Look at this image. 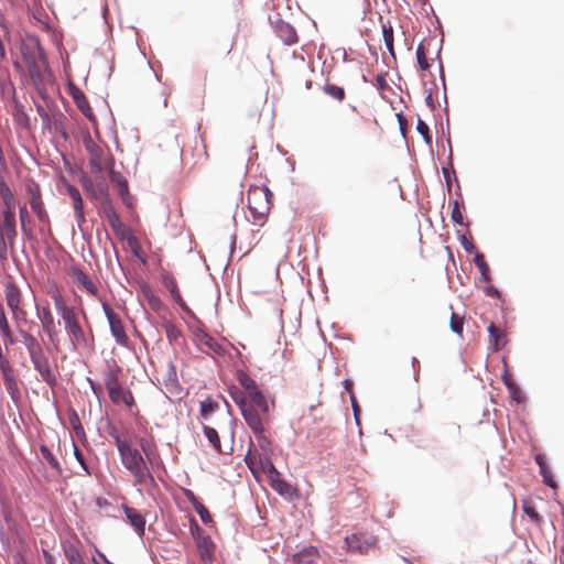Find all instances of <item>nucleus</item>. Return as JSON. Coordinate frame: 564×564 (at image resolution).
I'll use <instances>...</instances> for the list:
<instances>
[{"mask_svg": "<svg viewBox=\"0 0 564 564\" xmlns=\"http://www.w3.org/2000/svg\"><path fill=\"white\" fill-rule=\"evenodd\" d=\"M73 278L75 282L83 288L85 291H87L91 295H97L98 288L93 282V280L80 269L73 268L72 270Z\"/></svg>", "mask_w": 564, "mask_h": 564, "instance_id": "nucleus-19", "label": "nucleus"}, {"mask_svg": "<svg viewBox=\"0 0 564 564\" xmlns=\"http://www.w3.org/2000/svg\"><path fill=\"white\" fill-rule=\"evenodd\" d=\"M506 383H507V386H508L509 390L512 392L513 398H514L517 401H519V399L516 397V391H513V390H516L514 384H513V383H510V382H508V381H506Z\"/></svg>", "mask_w": 564, "mask_h": 564, "instance_id": "nucleus-60", "label": "nucleus"}, {"mask_svg": "<svg viewBox=\"0 0 564 564\" xmlns=\"http://www.w3.org/2000/svg\"><path fill=\"white\" fill-rule=\"evenodd\" d=\"M6 303L9 308H17L21 306V292L20 289L12 282L6 284Z\"/></svg>", "mask_w": 564, "mask_h": 564, "instance_id": "nucleus-21", "label": "nucleus"}, {"mask_svg": "<svg viewBox=\"0 0 564 564\" xmlns=\"http://www.w3.org/2000/svg\"><path fill=\"white\" fill-rule=\"evenodd\" d=\"M17 238L15 215L2 213L0 216V260H7L8 248L12 247Z\"/></svg>", "mask_w": 564, "mask_h": 564, "instance_id": "nucleus-3", "label": "nucleus"}, {"mask_svg": "<svg viewBox=\"0 0 564 564\" xmlns=\"http://www.w3.org/2000/svg\"><path fill=\"white\" fill-rule=\"evenodd\" d=\"M235 401L238 403L248 427L253 434H261V431L264 429L263 420L265 416L253 408L252 403H248V400L243 398H235Z\"/></svg>", "mask_w": 564, "mask_h": 564, "instance_id": "nucleus-5", "label": "nucleus"}, {"mask_svg": "<svg viewBox=\"0 0 564 564\" xmlns=\"http://www.w3.org/2000/svg\"><path fill=\"white\" fill-rule=\"evenodd\" d=\"M19 214H20L21 228H22V230L24 232H26V226L30 223V216H29L26 207L22 206L20 208V213Z\"/></svg>", "mask_w": 564, "mask_h": 564, "instance_id": "nucleus-49", "label": "nucleus"}, {"mask_svg": "<svg viewBox=\"0 0 564 564\" xmlns=\"http://www.w3.org/2000/svg\"><path fill=\"white\" fill-rule=\"evenodd\" d=\"M416 59H417L419 66L422 70H427L430 68V64L427 62L423 44H420L416 47Z\"/></svg>", "mask_w": 564, "mask_h": 564, "instance_id": "nucleus-40", "label": "nucleus"}, {"mask_svg": "<svg viewBox=\"0 0 564 564\" xmlns=\"http://www.w3.org/2000/svg\"><path fill=\"white\" fill-rule=\"evenodd\" d=\"M44 330L46 332L51 343L57 348V333H56V327L55 325L51 326V327H43Z\"/></svg>", "mask_w": 564, "mask_h": 564, "instance_id": "nucleus-52", "label": "nucleus"}, {"mask_svg": "<svg viewBox=\"0 0 564 564\" xmlns=\"http://www.w3.org/2000/svg\"><path fill=\"white\" fill-rule=\"evenodd\" d=\"M39 318L43 325V327H51L55 325L54 317L48 307H43L41 313L39 314Z\"/></svg>", "mask_w": 564, "mask_h": 564, "instance_id": "nucleus-42", "label": "nucleus"}, {"mask_svg": "<svg viewBox=\"0 0 564 564\" xmlns=\"http://www.w3.org/2000/svg\"><path fill=\"white\" fill-rule=\"evenodd\" d=\"M111 182L117 186L118 193L122 198V202L128 207L132 206V198L130 197L128 193V184L123 175L119 172L113 171V169H110L109 172Z\"/></svg>", "mask_w": 564, "mask_h": 564, "instance_id": "nucleus-14", "label": "nucleus"}, {"mask_svg": "<svg viewBox=\"0 0 564 564\" xmlns=\"http://www.w3.org/2000/svg\"><path fill=\"white\" fill-rule=\"evenodd\" d=\"M452 219L454 223L458 225H464L463 223V214L459 208V204L457 200L454 202V206L452 208Z\"/></svg>", "mask_w": 564, "mask_h": 564, "instance_id": "nucleus-48", "label": "nucleus"}, {"mask_svg": "<svg viewBox=\"0 0 564 564\" xmlns=\"http://www.w3.org/2000/svg\"><path fill=\"white\" fill-rule=\"evenodd\" d=\"M535 460H536V463H538V464H539V466H540V471H541V474H542V476H543V480H544V482H545L547 486H550V487L554 488V487L556 486V484H555V481L552 479V477H551L550 473L547 471L543 457H542L541 455H538V456L535 457Z\"/></svg>", "mask_w": 564, "mask_h": 564, "instance_id": "nucleus-36", "label": "nucleus"}, {"mask_svg": "<svg viewBox=\"0 0 564 564\" xmlns=\"http://www.w3.org/2000/svg\"><path fill=\"white\" fill-rule=\"evenodd\" d=\"M40 452L42 457L50 464L52 468H54L57 471H61L59 464L48 447L42 445L40 447Z\"/></svg>", "mask_w": 564, "mask_h": 564, "instance_id": "nucleus-37", "label": "nucleus"}, {"mask_svg": "<svg viewBox=\"0 0 564 564\" xmlns=\"http://www.w3.org/2000/svg\"><path fill=\"white\" fill-rule=\"evenodd\" d=\"M140 447L142 453L144 454L143 457L149 462L150 465H154L156 462V457L152 451L151 444L147 440L142 438L140 440Z\"/></svg>", "mask_w": 564, "mask_h": 564, "instance_id": "nucleus-38", "label": "nucleus"}, {"mask_svg": "<svg viewBox=\"0 0 564 564\" xmlns=\"http://www.w3.org/2000/svg\"><path fill=\"white\" fill-rule=\"evenodd\" d=\"M350 399H351V404H352V409H354V414H355V416H356V420H358V416H357V413H358V406H357L356 401H355V398H354L352 395L350 397Z\"/></svg>", "mask_w": 564, "mask_h": 564, "instance_id": "nucleus-59", "label": "nucleus"}, {"mask_svg": "<svg viewBox=\"0 0 564 564\" xmlns=\"http://www.w3.org/2000/svg\"><path fill=\"white\" fill-rule=\"evenodd\" d=\"M83 143L89 155V166L91 172L100 175L106 167L108 159L105 147L97 144L88 132L84 134Z\"/></svg>", "mask_w": 564, "mask_h": 564, "instance_id": "nucleus-4", "label": "nucleus"}, {"mask_svg": "<svg viewBox=\"0 0 564 564\" xmlns=\"http://www.w3.org/2000/svg\"><path fill=\"white\" fill-rule=\"evenodd\" d=\"M254 436L257 437V441H258V444H259L260 448L264 453L263 455H268V453L271 451V442L265 436V430L263 429L261 431V434H254Z\"/></svg>", "mask_w": 564, "mask_h": 564, "instance_id": "nucleus-41", "label": "nucleus"}, {"mask_svg": "<svg viewBox=\"0 0 564 564\" xmlns=\"http://www.w3.org/2000/svg\"><path fill=\"white\" fill-rule=\"evenodd\" d=\"M464 248L467 252H471L474 249V245L471 242H464Z\"/></svg>", "mask_w": 564, "mask_h": 564, "instance_id": "nucleus-62", "label": "nucleus"}, {"mask_svg": "<svg viewBox=\"0 0 564 564\" xmlns=\"http://www.w3.org/2000/svg\"><path fill=\"white\" fill-rule=\"evenodd\" d=\"M123 512L127 520L133 527L134 531L139 536H142L145 531V519L137 509L131 507H123Z\"/></svg>", "mask_w": 564, "mask_h": 564, "instance_id": "nucleus-16", "label": "nucleus"}, {"mask_svg": "<svg viewBox=\"0 0 564 564\" xmlns=\"http://www.w3.org/2000/svg\"><path fill=\"white\" fill-rule=\"evenodd\" d=\"M23 345L25 346L30 358L43 352L40 341L34 336H31L26 341H23Z\"/></svg>", "mask_w": 564, "mask_h": 564, "instance_id": "nucleus-33", "label": "nucleus"}, {"mask_svg": "<svg viewBox=\"0 0 564 564\" xmlns=\"http://www.w3.org/2000/svg\"><path fill=\"white\" fill-rule=\"evenodd\" d=\"M34 369L39 372L41 378L50 386H53L56 378L51 369L47 357L44 351L30 358Z\"/></svg>", "mask_w": 564, "mask_h": 564, "instance_id": "nucleus-9", "label": "nucleus"}, {"mask_svg": "<svg viewBox=\"0 0 564 564\" xmlns=\"http://www.w3.org/2000/svg\"><path fill=\"white\" fill-rule=\"evenodd\" d=\"M73 447H74V455H75V457H76L77 462H78V463L80 464V466L85 469V471H86L87 474H89L88 468H87V466H86V464H85L84 456H83V454L80 453L79 448L77 447V445H76L74 442H73Z\"/></svg>", "mask_w": 564, "mask_h": 564, "instance_id": "nucleus-53", "label": "nucleus"}, {"mask_svg": "<svg viewBox=\"0 0 564 564\" xmlns=\"http://www.w3.org/2000/svg\"><path fill=\"white\" fill-rule=\"evenodd\" d=\"M217 408V403L208 398L204 401H200L199 414L203 419L206 420L216 411Z\"/></svg>", "mask_w": 564, "mask_h": 564, "instance_id": "nucleus-30", "label": "nucleus"}, {"mask_svg": "<svg viewBox=\"0 0 564 564\" xmlns=\"http://www.w3.org/2000/svg\"><path fill=\"white\" fill-rule=\"evenodd\" d=\"M257 468H259L261 471H263L268 476L269 479L271 477H276V475L279 473L268 455H261V457L259 458V464H258Z\"/></svg>", "mask_w": 564, "mask_h": 564, "instance_id": "nucleus-27", "label": "nucleus"}, {"mask_svg": "<svg viewBox=\"0 0 564 564\" xmlns=\"http://www.w3.org/2000/svg\"><path fill=\"white\" fill-rule=\"evenodd\" d=\"M375 543L376 539L367 534H351L345 538V547L361 554L368 552Z\"/></svg>", "mask_w": 564, "mask_h": 564, "instance_id": "nucleus-8", "label": "nucleus"}, {"mask_svg": "<svg viewBox=\"0 0 564 564\" xmlns=\"http://www.w3.org/2000/svg\"><path fill=\"white\" fill-rule=\"evenodd\" d=\"M127 239H128V243H129L131 247H134V246L137 245V242H138V241H137V238H135V237H133V236H129V237H127Z\"/></svg>", "mask_w": 564, "mask_h": 564, "instance_id": "nucleus-61", "label": "nucleus"}, {"mask_svg": "<svg viewBox=\"0 0 564 564\" xmlns=\"http://www.w3.org/2000/svg\"><path fill=\"white\" fill-rule=\"evenodd\" d=\"M172 335H174V329L173 328H167V336L171 337Z\"/></svg>", "mask_w": 564, "mask_h": 564, "instance_id": "nucleus-63", "label": "nucleus"}, {"mask_svg": "<svg viewBox=\"0 0 564 564\" xmlns=\"http://www.w3.org/2000/svg\"><path fill=\"white\" fill-rule=\"evenodd\" d=\"M524 511L527 512V514L532 519V520H539V514L538 512L531 508V507H524Z\"/></svg>", "mask_w": 564, "mask_h": 564, "instance_id": "nucleus-55", "label": "nucleus"}, {"mask_svg": "<svg viewBox=\"0 0 564 564\" xmlns=\"http://www.w3.org/2000/svg\"><path fill=\"white\" fill-rule=\"evenodd\" d=\"M486 293H487V295H490V296L498 295V290H496L494 286H488L486 289Z\"/></svg>", "mask_w": 564, "mask_h": 564, "instance_id": "nucleus-58", "label": "nucleus"}, {"mask_svg": "<svg viewBox=\"0 0 564 564\" xmlns=\"http://www.w3.org/2000/svg\"><path fill=\"white\" fill-rule=\"evenodd\" d=\"M275 34L286 44L292 45L297 42L295 29L288 22L278 21L274 25Z\"/></svg>", "mask_w": 564, "mask_h": 564, "instance_id": "nucleus-15", "label": "nucleus"}, {"mask_svg": "<svg viewBox=\"0 0 564 564\" xmlns=\"http://www.w3.org/2000/svg\"><path fill=\"white\" fill-rule=\"evenodd\" d=\"M239 382L247 391L248 397L252 394V392H257L259 389L257 387V383L254 380H252L247 373L241 372L239 373Z\"/></svg>", "mask_w": 564, "mask_h": 564, "instance_id": "nucleus-32", "label": "nucleus"}, {"mask_svg": "<svg viewBox=\"0 0 564 564\" xmlns=\"http://www.w3.org/2000/svg\"><path fill=\"white\" fill-rule=\"evenodd\" d=\"M262 454L251 453V451L248 452V454L245 457V462L248 465V467L253 470L258 467L259 458Z\"/></svg>", "mask_w": 564, "mask_h": 564, "instance_id": "nucleus-45", "label": "nucleus"}, {"mask_svg": "<svg viewBox=\"0 0 564 564\" xmlns=\"http://www.w3.org/2000/svg\"><path fill=\"white\" fill-rule=\"evenodd\" d=\"M383 36H384L386 46L388 47V50L390 52H392V48H393L392 30L391 29L388 30V29L383 28Z\"/></svg>", "mask_w": 564, "mask_h": 564, "instance_id": "nucleus-51", "label": "nucleus"}, {"mask_svg": "<svg viewBox=\"0 0 564 564\" xmlns=\"http://www.w3.org/2000/svg\"><path fill=\"white\" fill-rule=\"evenodd\" d=\"M30 205L41 223H48V215L43 207V202L39 193L32 194L30 198Z\"/></svg>", "mask_w": 564, "mask_h": 564, "instance_id": "nucleus-23", "label": "nucleus"}, {"mask_svg": "<svg viewBox=\"0 0 564 564\" xmlns=\"http://www.w3.org/2000/svg\"><path fill=\"white\" fill-rule=\"evenodd\" d=\"M2 197H3L4 205H6V208L2 210V213L10 212L12 215H15L14 214V209H15L14 197L8 187H6L2 191Z\"/></svg>", "mask_w": 564, "mask_h": 564, "instance_id": "nucleus-35", "label": "nucleus"}, {"mask_svg": "<svg viewBox=\"0 0 564 564\" xmlns=\"http://www.w3.org/2000/svg\"><path fill=\"white\" fill-rule=\"evenodd\" d=\"M66 191L73 202V208L77 227L83 230V224L85 223L84 202L80 192L72 184H66Z\"/></svg>", "mask_w": 564, "mask_h": 564, "instance_id": "nucleus-10", "label": "nucleus"}, {"mask_svg": "<svg viewBox=\"0 0 564 564\" xmlns=\"http://www.w3.org/2000/svg\"><path fill=\"white\" fill-rule=\"evenodd\" d=\"M416 130L420 134H422L426 141H430L431 140V137L429 134V127L427 124L422 121L421 119L419 120L417 124H416Z\"/></svg>", "mask_w": 564, "mask_h": 564, "instance_id": "nucleus-50", "label": "nucleus"}, {"mask_svg": "<svg viewBox=\"0 0 564 564\" xmlns=\"http://www.w3.org/2000/svg\"><path fill=\"white\" fill-rule=\"evenodd\" d=\"M488 332L490 336V340L494 344V348L500 349L506 344V334L502 329L496 327L494 324L488 326Z\"/></svg>", "mask_w": 564, "mask_h": 564, "instance_id": "nucleus-25", "label": "nucleus"}, {"mask_svg": "<svg viewBox=\"0 0 564 564\" xmlns=\"http://www.w3.org/2000/svg\"><path fill=\"white\" fill-rule=\"evenodd\" d=\"M82 182L87 192H94V184L90 178L84 177Z\"/></svg>", "mask_w": 564, "mask_h": 564, "instance_id": "nucleus-56", "label": "nucleus"}, {"mask_svg": "<svg viewBox=\"0 0 564 564\" xmlns=\"http://www.w3.org/2000/svg\"><path fill=\"white\" fill-rule=\"evenodd\" d=\"M10 311L12 314V318L15 321L17 324L26 321V312L21 306H17V308H10Z\"/></svg>", "mask_w": 564, "mask_h": 564, "instance_id": "nucleus-47", "label": "nucleus"}, {"mask_svg": "<svg viewBox=\"0 0 564 564\" xmlns=\"http://www.w3.org/2000/svg\"><path fill=\"white\" fill-rule=\"evenodd\" d=\"M199 343L217 354H221L224 351L223 346L208 334H202L199 336Z\"/></svg>", "mask_w": 564, "mask_h": 564, "instance_id": "nucleus-31", "label": "nucleus"}, {"mask_svg": "<svg viewBox=\"0 0 564 564\" xmlns=\"http://www.w3.org/2000/svg\"><path fill=\"white\" fill-rule=\"evenodd\" d=\"M19 334L21 336L22 343L26 341L31 336H33L32 334L28 333L26 330H24L22 328H19Z\"/></svg>", "mask_w": 564, "mask_h": 564, "instance_id": "nucleus-57", "label": "nucleus"}, {"mask_svg": "<svg viewBox=\"0 0 564 564\" xmlns=\"http://www.w3.org/2000/svg\"><path fill=\"white\" fill-rule=\"evenodd\" d=\"M451 329L457 335H462L463 333V321L454 313H452L451 316Z\"/></svg>", "mask_w": 564, "mask_h": 564, "instance_id": "nucleus-46", "label": "nucleus"}, {"mask_svg": "<svg viewBox=\"0 0 564 564\" xmlns=\"http://www.w3.org/2000/svg\"><path fill=\"white\" fill-rule=\"evenodd\" d=\"M272 193L265 186L251 188L248 193V208L254 225L262 226L270 210Z\"/></svg>", "mask_w": 564, "mask_h": 564, "instance_id": "nucleus-2", "label": "nucleus"}, {"mask_svg": "<svg viewBox=\"0 0 564 564\" xmlns=\"http://www.w3.org/2000/svg\"><path fill=\"white\" fill-rule=\"evenodd\" d=\"M203 432L217 453H226L221 449L220 438L218 432L208 425H203Z\"/></svg>", "mask_w": 564, "mask_h": 564, "instance_id": "nucleus-26", "label": "nucleus"}, {"mask_svg": "<svg viewBox=\"0 0 564 564\" xmlns=\"http://www.w3.org/2000/svg\"><path fill=\"white\" fill-rule=\"evenodd\" d=\"M54 305L57 314L62 317L65 328L78 323L76 313L73 307L68 306L62 295L53 296Z\"/></svg>", "mask_w": 564, "mask_h": 564, "instance_id": "nucleus-11", "label": "nucleus"}, {"mask_svg": "<svg viewBox=\"0 0 564 564\" xmlns=\"http://www.w3.org/2000/svg\"><path fill=\"white\" fill-rule=\"evenodd\" d=\"M475 264L479 269L481 278L485 282H488L490 280L489 275V267L485 261V258L481 253H477L475 259Z\"/></svg>", "mask_w": 564, "mask_h": 564, "instance_id": "nucleus-34", "label": "nucleus"}, {"mask_svg": "<svg viewBox=\"0 0 564 564\" xmlns=\"http://www.w3.org/2000/svg\"><path fill=\"white\" fill-rule=\"evenodd\" d=\"M319 553L314 546H308L293 555V564H318Z\"/></svg>", "mask_w": 564, "mask_h": 564, "instance_id": "nucleus-18", "label": "nucleus"}, {"mask_svg": "<svg viewBox=\"0 0 564 564\" xmlns=\"http://www.w3.org/2000/svg\"><path fill=\"white\" fill-rule=\"evenodd\" d=\"M101 556H102V558L105 560V562H106L107 564H112V563H110V562L105 557V555H101Z\"/></svg>", "mask_w": 564, "mask_h": 564, "instance_id": "nucleus-64", "label": "nucleus"}, {"mask_svg": "<svg viewBox=\"0 0 564 564\" xmlns=\"http://www.w3.org/2000/svg\"><path fill=\"white\" fill-rule=\"evenodd\" d=\"M324 91L332 98L341 101L345 97V91L341 87L336 85H326Z\"/></svg>", "mask_w": 564, "mask_h": 564, "instance_id": "nucleus-39", "label": "nucleus"}, {"mask_svg": "<svg viewBox=\"0 0 564 564\" xmlns=\"http://www.w3.org/2000/svg\"><path fill=\"white\" fill-rule=\"evenodd\" d=\"M104 213L109 226L112 228L115 234L121 238H126L127 229L120 220V217L115 210V208L111 205L105 206Z\"/></svg>", "mask_w": 564, "mask_h": 564, "instance_id": "nucleus-13", "label": "nucleus"}, {"mask_svg": "<svg viewBox=\"0 0 564 564\" xmlns=\"http://www.w3.org/2000/svg\"><path fill=\"white\" fill-rule=\"evenodd\" d=\"M0 334H1V337L3 338L6 345H14L17 343V337L13 335V333L9 326V323H8V319L6 316V312H4V308L1 303H0Z\"/></svg>", "mask_w": 564, "mask_h": 564, "instance_id": "nucleus-20", "label": "nucleus"}, {"mask_svg": "<svg viewBox=\"0 0 564 564\" xmlns=\"http://www.w3.org/2000/svg\"><path fill=\"white\" fill-rule=\"evenodd\" d=\"M72 96L77 108L83 112V115L86 118L91 120L94 118V113L85 95L79 89H75Z\"/></svg>", "mask_w": 564, "mask_h": 564, "instance_id": "nucleus-22", "label": "nucleus"}, {"mask_svg": "<svg viewBox=\"0 0 564 564\" xmlns=\"http://www.w3.org/2000/svg\"><path fill=\"white\" fill-rule=\"evenodd\" d=\"M111 436L113 437L117 446L122 466L133 478V486H155V480L150 470L149 462L143 457L141 451L133 447L129 440L121 438L117 432H112Z\"/></svg>", "mask_w": 564, "mask_h": 564, "instance_id": "nucleus-1", "label": "nucleus"}, {"mask_svg": "<svg viewBox=\"0 0 564 564\" xmlns=\"http://www.w3.org/2000/svg\"><path fill=\"white\" fill-rule=\"evenodd\" d=\"M102 308L108 319L110 332L115 337L116 341L120 345H126L128 341V336L126 334L120 316L117 313H115L113 310L107 303H102Z\"/></svg>", "mask_w": 564, "mask_h": 564, "instance_id": "nucleus-7", "label": "nucleus"}, {"mask_svg": "<svg viewBox=\"0 0 564 564\" xmlns=\"http://www.w3.org/2000/svg\"><path fill=\"white\" fill-rule=\"evenodd\" d=\"M102 378H104V384L108 392H110L111 390L117 389L119 386H121L119 382L118 375L111 369L105 370L102 373Z\"/></svg>", "mask_w": 564, "mask_h": 564, "instance_id": "nucleus-29", "label": "nucleus"}, {"mask_svg": "<svg viewBox=\"0 0 564 564\" xmlns=\"http://www.w3.org/2000/svg\"><path fill=\"white\" fill-rule=\"evenodd\" d=\"M0 370L7 391L12 398H15L19 394V386L12 367L7 360H1Z\"/></svg>", "mask_w": 564, "mask_h": 564, "instance_id": "nucleus-12", "label": "nucleus"}, {"mask_svg": "<svg viewBox=\"0 0 564 564\" xmlns=\"http://www.w3.org/2000/svg\"><path fill=\"white\" fill-rule=\"evenodd\" d=\"M26 62H28V69H29L30 76L34 80L40 79L41 67H40L39 63L35 59H29V58H26Z\"/></svg>", "mask_w": 564, "mask_h": 564, "instance_id": "nucleus-44", "label": "nucleus"}, {"mask_svg": "<svg viewBox=\"0 0 564 564\" xmlns=\"http://www.w3.org/2000/svg\"><path fill=\"white\" fill-rule=\"evenodd\" d=\"M65 555L68 564H85L80 553L74 547L66 550Z\"/></svg>", "mask_w": 564, "mask_h": 564, "instance_id": "nucleus-43", "label": "nucleus"}, {"mask_svg": "<svg viewBox=\"0 0 564 564\" xmlns=\"http://www.w3.org/2000/svg\"><path fill=\"white\" fill-rule=\"evenodd\" d=\"M109 399L113 404H124L128 408H131L134 403L133 395L130 390L124 389L122 386H119L117 389L108 392Z\"/></svg>", "mask_w": 564, "mask_h": 564, "instance_id": "nucleus-17", "label": "nucleus"}, {"mask_svg": "<svg viewBox=\"0 0 564 564\" xmlns=\"http://www.w3.org/2000/svg\"><path fill=\"white\" fill-rule=\"evenodd\" d=\"M65 332L74 350H90L93 348V337L85 334L79 323L66 327Z\"/></svg>", "mask_w": 564, "mask_h": 564, "instance_id": "nucleus-6", "label": "nucleus"}, {"mask_svg": "<svg viewBox=\"0 0 564 564\" xmlns=\"http://www.w3.org/2000/svg\"><path fill=\"white\" fill-rule=\"evenodd\" d=\"M196 511L199 513L203 522H207V517H209L208 511L203 505H198L195 507Z\"/></svg>", "mask_w": 564, "mask_h": 564, "instance_id": "nucleus-54", "label": "nucleus"}, {"mask_svg": "<svg viewBox=\"0 0 564 564\" xmlns=\"http://www.w3.org/2000/svg\"><path fill=\"white\" fill-rule=\"evenodd\" d=\"M270 482L272 488L280 495H291L293 490L292 486L280 477V473H278L276 477H271Z\"/></svg>", "mask_w": 564, "mask_h": 564, "instance_id": "nucleus-28", "label": "nucleus"}, {"mask_svg": "<svg viewBox=\"0 0 564 564\" xmlns=\"http://www.w3.org/2000/svg\"><path fill=\"white\" fill-rule=\"evenodd\" d=\"M249 398L248 403H252L253 408H258L259 411L262 413L263 416H268L270 411V405L263 393L258 390L257 392H252V394Z\"/></svg>", "mask_w": 564, "mask_h": 564, "instance_id": "nucleus-24", "label": "nucleus"}]
</instances>
